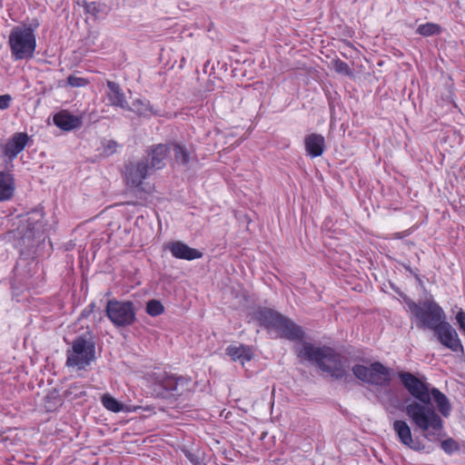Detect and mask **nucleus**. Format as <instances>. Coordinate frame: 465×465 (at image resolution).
<instances>
[{
    "instance_id": "nucleus-26",
    "label": "nucleus",
    "mask_w": 465,
    "mask_h": 465,
    "mask_svg": "<svg viewBox=\"0 0 465 465\" xmlns=\"http://www.w3.org/2000/svg\"><path fill=\"white\" fill-rule=\"evenodd\" d=\"M417 33L423 36H430L440 33V26L432 23L419 25Z\"/></svg>"
},
{
    "instance_id": "nucleus-21",
    "label": "nucleus",
    "mask_w": 465,
    "mask_h": 465,
    "mask_svg": "<svg viewBox=\"0 0 465 465\" xmlns=\"http://www.w3.org/2000/svg\"><path fill=\"white\" fill-rule=\"evenodd\" d=\"M15 192V181L9 172H0V201L9 200Z\"/></svg>"
},
{
    "instance_id": "nucleus-23",
    "label": "nucleus",
    "mask_w": 465,
    "mask_h": 465,
    "mask_svg": "<svg viewBox=\"0 0 465 465\" xmlns=\"http://www.w3.org/2000/svg\"><path fill=\"white\" fill-rule=\"evenodd\" d=\"M128 111L137 114L139 116L147 117L153 114V108L150 103L146 100L137 99L133 102L132 106H129Z\"/></svg>"
},
{
    "instance_id": "nucleus-20",
    "label": "nucleus",
    "mask_w": 465,
    "mask_h": 465,
    "mask_svg": "<svg viewBox=\"0 0 465 465\" xmlns=\"http://www.w3.org/2000/svg\"><path fill=\"white\" fill-rule=\"evenodd\" d=\"M226 354L230 356V358L233 361H240L242 365L246 361H249L252 359L253 353L249 346L239 344V345H229L226 350Z\"/></svg>"
},
{
    "instance_id": "nucleus-29",
    "label": "nucleus",
    "mask_w": 465,
    "mask_h": 465,
    "mask_svg": "<svg viewBox=\"0 0 465 465\" xmlns=\"http://www.w3.org/2000/svg\"><path fill=\"white\" fill-rule=\"evenodd\" d=\"M89 80L71 74L67 77V84L71 87H84L89 84Z\"/></svg>"
},
{
    "instance_id": "nucleus-11",
    "label": "nucleus",
    "mask_w": 465,
    "mask_h": 465,
    "mask_svg": "<svg viewBox=\"0 0 465 465\" xmlns=\"http://www.w3.org/2000/svg\"><path fill=\"white\" fill-rule=\"evenodd\" d=\"M250 316L252 321L259 322L260 326L275 331L282 314L271 308L258 307L250 313Z\"/></svg>"
},
{
    "instance_id": "nucleus-37",
    "label": "nucleus",
    "mask_w": 465,
    "mask_h": 465,
    "mask_svg": "<svg viewBox=\"0 0 465 465\" xmlns=\"http://www.w3.org/2000/svg\"><path fill=\"white\" fill-rule=\"evenodd\" d=\"M95 303L91 302L83 312H82V317L85 318L88 317L94 310Z\"/></svg>"
},
{
    "instance_id": "nucleus-25",
    "label": "nucleus",
    "mask_w": 465,
    "mask_h": 465,
    "mask_svg": "<svg viewBox=\"0 0 465 465\" xmlns=\"http://www.w3.org/2000/svg\"><path fill=\"white\" fill-rule=\"evenodd\" d=\"M102 403L105 409L113 412H120L124 409V405L110 394H104L102 397Z\"/></svg>"
},
{
    "instance_id": "nucleus-35",
    "label": "nucleus",
    "mask_w": 465,
    "mask_h": 465,
    "mask_svg": "<svg viewBox=\"0 0 465 465\" xmlns=\"http://www.w3.org/2000/svg\"><path fill=\"white\" fill-rule=\"evenodd\" d=\"M11 101L12 97L10 94L0 95V110H5L9 108Z\"/></svg>"
},
{
    "instance_id": "nucleus-7",
    "label": "nucleus",
    "mask_w": 465,
    "mask_h": 465,
    "mask_svg": "<svg viewBox=\"0 0 465 465\" xmlns=\"http://www.w3.org/2000/svg\"><path fill=\"white\" fill-rule=\"evenodd\" d=\"M95 359V342L91 332L77 336L72 342V348L66 351V365L85 370Z\"/></svg>"
},
{
    "instance_id": "nucleus-31",
    "label": "nucleus",
    "mask_w": 465,
    "mask_h": 465,
    "mask_svg": "<svg viewBox=\"0 0 465 465\" xmlns=\"http://www.w3.org/2000/svg\"><path fill=\"white\" fill-rule=\"evenodd\" d=\"M84 10L87 14H90L94 16H97L101 12V5L97 2H85L84 1Z\"/></svg>"
},
{
    "instance_id": "nucleus-33",
    "label": "nucleus",
    "mask_w": 465,
    "mask_h": 465,
    "mask_svg": "<svg viewBox=\"0 0 465 465\" xmlns=\"http://www.w3.org/2000/svg\"><path fill=\"white\" fill-rule=\"evenodd\" d=\"M185 456L193 465H207L196 453L186 451Z\"/></svg>"
},
{
    "instance_id": "nucleus-13",
    "label": "nucleus",
    "mask_w": 465,
    "mask_h": 465,
    "mask_svg": "<svg viewBox=\"0 0 465 465\" xmlns=\"http://www.w3.org/2000/svg\"><path fill=\"white\" fill-rule=\"evenodd\" d=\"M275 331L280 334L281 338L292 341H302L305 336L302 328L284 315H282Z\"/></svg>"
},
{
    "instance_id": "nucleus-9",
    "label": "nucleus",
    "mask_w": 465,
    "mask_h": 465,
    "mask_svg": "<svg viewBox=\"0 0 465 465\" xmlns=\"http://www.w3.org/2000/svg\"><path fill=\"white\" fill-rule=\"evenodd\" d=\"M431 331L442 346L450 349L453 352H464V348L458 332L449 322L444 320L440 324L436 325Z\"/></svg>"
},
{
    "instance_id": "nucleus-2",
    "label": "nucleus",
    "mask_w": 465,
    "mask_h": 465,
    "mask_svg": "<svg viewBox=\"0 0 465 465\" xmlns=\"http://www.w3.org/2000/svg\"><path fill=\"white\" fill-rule=\"evenodd\" d=\"M297 355L302 361L314 364L334 380L343 381L345 383L352 381L347 360L331 347L315 346L311 342H304Z\"/></svg>"
},
{
    "instance_id": "nucleus-24",
    "label": "nucleus",
    "mask_w": 465,
    "mask_h": 465,
    "mask_svg": "<svg viewBox=\"0 0 465 465\" xmlns=\"http://www.w3.org/2000/svg\"><path fill=\"white\" fill-rule=\"evenodd\" d=\"M171 152L173 153L174 160L177 163L186 165L190 162V152L179 143H171Z\"/></svg>"
},
{
    "instance_id": "nucleus-15",
    "label": "nucleus",
    "mask_w": 465,
    "mask_h": 465,
    "mask_svg": "<svg viewBox=\"0 0 465 465\" xmlns=\"http://www.w3.org/2000/svg\"><path fill=\"white\" fill-rule=\"evenodd\" d=\"M29 135L26 133H15L3 146V153L13 161L26 146Z\"/></svg>"
},
{
    "instance_id": "nucleus-36",
    "label": "nucleus",
    "mask_w": 465,
    "mask_h": 465,
    "mask_svg": "<svg viewBox=\"0 0 465 465\" xmlns=\"http://www.w3.org/2000/svg\"><path fill=\"white\" fill-rule=\"evenodd\" d=\"M403 267L407 272L412 274L420 283H421V279L418 273V270H413L409 264H403Z\"/></svg>"
},
{
    "instance_id": "nucleus-19",
    "label": "nucleus",
    "mask_w": 465,
    "mask_h": 465,
    "mask_svg": "<svg viewBox=\"0 0 465 465\" xmlns=\"http://www.w3.org/2000/svg\"><path fill=\"white\" fill-rule=\"evenodd\" d=\"M106 84L109 89L107 97L110 101L111 105L120 107L124 110L129 109V104L125 99V95L122 88L120 87L119 84L114 81H107Z\"/></svg>"
},
{
    "instance_id": "nucleus-6",
    "label": "nucleus",
    "mask_w": 465,
    "mask_h": 465,
    "mask_svg": "<svg viewBox=\"0 0 465 465\" xmlns=\"http://www.w3.org/2000/svg\"><path fill=\"white\" fill-rule=\"evenodd\" d=\"M39 23H32L30 25L14 26L8 36V45L11 56L15 61L29 60L34 57L36 48V37L35 30Z\"/></svg>"
},
{
    "instance_id": "nucleus-17",
    "label": "nucleus",
    "mask_w": 465,
    "mask_h": 465,
    "mask_svg": "<svg viewBox=\"0 0 465 465\" xmlns=\"http://www.w3.org/2000/svg\"><path fill=\"white\" fill-rule=\"evenodd\" d=\"M54 124L63 131H72L82 126V117L73 115L65 111L59 112L54 115Z\"/></svg>"
},
{
    "instance_id": "nucleus-5",
    "label": "nucleus",
    "mask_w": 465,
    "mask_h": 465,
    "mask_svg": "<svg viewBox=\"0 0 465 465\" xmlns=\"http://www.w3.org/2000/svg\"><path fill=\"white\" fill-rule=\"evenodd\" d=\"M401 296L416 320L418 328L432 330L446 320L445 312L432 297L415 302L405 294H401Z\"/></svg>"
},
{
    "instance_id": "nucleus-27",
    "label": "nucleus",
    "mask_w": 465,
    "mask_h": 465,
    "mask_svg": "<svg viewBox=\"0 0 465 465\" xmlns=\"http://www.w3.org/2000/svg\"><path fill=\"white\" fill-rule=\"evenodd\" d=\"M163 311L164 307L158 300H150L146 303V312L152 317L159 316Z\"/></svg>"
},
{
    "instance_id": "nucleus-34",
    "label": "nucleus",
    "mask_w": 465,
    "mask_h": 465,
    "mask_svg": "<svg viewBox=\"0 0 465 465\" xmlns=\"http://www.w3.org/2000/svg\"><path fill=\"white\" fill-rule=\"evenodd\" d=\"M456 321H457V323H458V326H459V329L460 331L464 334L465 336V312L464 311H460L457 314H456Z\"/></svg>"
},
{
    "instance_id": "nucleus-8",
    "label": "nucleus",
    "mask_w": 465,
    "mask_h": 465,
    "mask_svg": "<svg viewBox=\"0 0 465 465\" xmlns=\"http://www.w3.org/2000/svg\"><path fill=\"white\" fill-rule=\"evenodd\" d=\"M105 313L116 327L130 326L136 320L134 304L130 301L109 300Z\"/></svg>"
},
{
    "instance_id": "nucleus-4",
    "label": "nucleus",
    "mask_w": 465,
    "mask_h": 465,
    "mask_svg": "<svg viewBox=\"0 0 465 465\" xmlns=\"http://www.w3.org/2000/svg\"><path fill=\"white\" fill-rule=\"evenodd\" d=\"M44 212L35 209L21 220L14 232L15 246L21 254H29L35 247V240L40 239L45 232Z\"/></svg>"
},
{
    "instance_id": "nucleus-1",
    "label": "nucleus",
    "mask_w": 465,
    "mask_h": 465,
    "mask_svg": "<svg viewBox=\"0 0 465 465\" xmlns=\"http://www.w3.org/2000/svg\"><path fill=\"white\" fill-rule=\"evenodd\" d=\"M398 377L411 397L404 401L403 411L412 425L421 430L427 440L432 442L440 440L444 421L437 413L431 400L433 399L438 411L444 418H448L452 410L448 397L425 379L422 380L411 372L400 371Z\"/></svg>"
},
{
    "instance_id": "nucleus-10",
    "label": "nucleus",
    "mask_w": 465,
    "mask_h": 465,
    "mask_svg": "<svg viewBox=\"0 0 465 465\" xmlns=\"http://www.w3.org/2000/svg\"><path fill=\"white\" fill-rule=\"evenodd\" d=\"M150 170L148 159L129 161L124 165V180L129 186L139 188L147 178Z\"/></svg>"
},
{
    "instance_id": "nucleus-30",
    "label": "nucleus",
    "mask_w": 465,
    "mask_h": 465,
    "mask_svg": "<svg viewBox=\"0 0 465 465\" xmlns=\"http://www.w3.org/2000/svg\"><path fill=\"white\" fill-rule=\"evenodd\" d=\"M334 68L337 73L343 74L345 75L351 74V70L349 64L340 59L334 61Z\"/></svg>"
},
{
    "instance_id": "nucleus-38",
    "label": "nucleus",
    "mask_w": 465,
    "mask_h": 465,
    "mask_svg": "<svg viewBox=\"0 0 465 465\" xmlns=\"http://www.w3.org/2000/svg\"><path fill=\"white\" fill-rule=\"evenodd\" d=\"M409 447L415 450H420L424 449V446H421L420 443H414V442L412 444H411V446H409Z\"/></svg>"
},
{
    "instance_id": "nucleus-16",
    "label": "nucleus",
    "mask_w": 465,
    "mask_h": 465,
    "mask_svg": "<svg viewBox=\"0 0 465 465\" xmlns=\"http://www.w3.org/2000/svg\"><path fill=\"white\" fill-rule=\"evenodd\" d=\"M166 248L172 255L177 259L193 261L203 257V252L197 249L191 248L181 241L169 242Z\"/></svg>"
},
{
    "instance_id": "nucleus-28",
    "label": "nucleus",
    "mask_w": 465,
    "mask_h": 465,
    "mask_svg": "<svg viewBox=\"0 0 465 465\" xmlns=\"http://www.w3.org/2000/svg\"><path fill=\"white\" fill-rule=\"evenodd\" d=\"M440 447L444 450V452L449 455L460 450L459 443L452 438H448L442 440L440 443Z\"/></svg>"
},
{
    "instance_id": "nucleus-3",
    "label": "nucleus",
    "mask_w": 465,
    "mask_h": 465,
    "mask_svg": "<svg viewBox=\"0 0 465 465\" xmlns=\"http://www.w3.org/2000/svg\"><path fill=\"white\" fill-rule=\"evenodd\" d=\"M351 371L358 380L376 388V397L383 406H395L397 394L395 389L391 387V370L388 367L375 361L370 366L355 364Z\"/></svg>"
},
{
    "instance_id": "nucleus-22",
    "label": "nucleus",
    "mask_w": 465,
    "mask_h": 465,
    "mask_svg": "<svg viewBox=\"0 0 465 465\" xmlns=\"http://www.w3.org/2000/svg\"><path fill=\"white\" fill-rule=\"evenodd\" d=\"M392 428L403 445L411 446L413 443L411 428L405 420H395Z\"/></svg>"
},
{
    "instance_id": "nucleus-14",
    "label": "nucleus",
    "mask_w": 465,
    "mask_h": 465,
    "mask_svg": "<svg viewBox=\"0 0 465 465\" xmlns=\"http://www.w3.org/2000/svg\"><path fill=\"white\" fill-rule=\"evenodd\" d=\"M190 380L183 376L165 374L161 380V386L168 391L171 396H181L190 384Z\"/></svg>"
},
{
    "instance_id": "nucleus-12",
    "label": "nucleus",
    "mask_w": 465,
    "mask_h": 465,
    "mask_svg": "<svg viewBox=\"0 0 465 465\" xmlns=\"http://www.w3.org/2000/svg\"><path fill=\"white\" fill-rule=\"evenodd\" d=\"M171 153V147L169 144L158 143L150 146L146 150V156L143 159H148V164L150 169L160 170L163 169Z\"/></svg>"
},
{
    "instance_id": "nucleus-32",
    "label": "nucleus",
    "mask_w": 465,
    "mask_h": 465,
    "mask_svg": "<svg viewBox=\"0 0 465 465\" xmlns=\"http://www.w3.org/2000/svg\"><path fill=\"white\" fill-rule=\"evenodd\" d=\"M117 147H118V143L115 141H113V140L106 141L105 143H104L103 153L105 156H110L116 152Z\"/></svg>"
},
{
    "instance_id": "nucleus-18",
    "label": "nucleus",
    "mask_w": 465,
    "mask_h": 465,
    "mask_svg": "<svg viewBox=\"0 0 465 465\" xmlns=\"http://www.w3.org/2000/svg\"><path fill=\"white\" fill-rule=\"evenodd\" d=\"M305 150L312 158L321 156L325 150V139L320 134H310L304 138Z\"/></svg>"
}]
</instances>
